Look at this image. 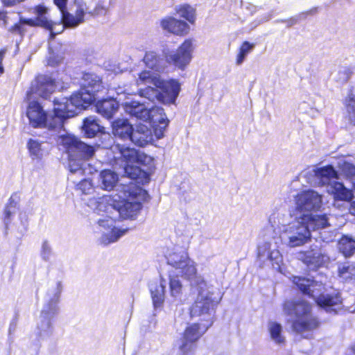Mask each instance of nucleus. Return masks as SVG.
Listing matches in <instances>:
<instances>
[{"label":"nucleus","instance_id":"nucleus-3","mask_svg":"<svg viewBox=\"0 0 355 355\" xmlns=\"http://www.w3.org/2000/svg\"><path fill=\"white\" fill-rule=\"evenodd\" d=\"M148 116L153 128L139 123L133 130L130 141L136 146L144 147L154 140V135L161 138L168 125V120L161 107H153L148 111Z\"/></svg>","mask_w":355,"mask_h":355},{"label":"nucleus","instance_id":"nucleus-33","mask_svg":"<svg viewBox=\"0 0 355 355\" xmlns=\"http://www.w3.org/2000/svg\"><path fill=\"white\" fill-rule=\"evenodd\" d=\"M169 291L171 296L174 297H180L182 293V284L178 275L169 277Z\"/></svg>","mask_w":355,"mask_h":355},{"label":"nucleus","instance_id":"nucleus-28","mask_svg":"<svg viewBox=\"0 0 355 355\" xmlns=\"http://www.w3.org/2000/svg\"><path fill=\"white\" fill-rule=\"evenodd\" d=\"M338 248L344 257H351L355 253V239L347 235H343L338 240Z\"/></svg>","mask_w":355,"mask_h":355},{"label":"nucleus","instance_id":"nucleus-30","mask_svg":"<svg viewBox=\"0 0 355 355\" xmlns=\"http://www.w3.org/2000/svg\"><path fill=\"white\" fill-rule=\"evenodd\" d=\"M175 13L188 22L193 24L196 21V9L191 5L184 3L179 5L175 9Z\"/></svg>","mask_w":355,"mask_h":355},{"label":"nucleus","instance_id":"nucleus-25","mask_svg":"<svg viewBox=\"0 0 355 355\" xmlns=\"http://www.w3.org/2000/svg\"><path fill=\"white\" fill-rule=\"evenodd\" d=\"M82 78L83 80V87L96 92H99L103 88L102 78L96 73L85 72L83 74Z\"/></svg>","mask_w":355,"mask_h":355},{"label":"nucleus","instance_id":"nucleus-13","mask_svg":"<svg viewBox=\"0 0 355 355\" xmlns=\"http://www.w3.org/2000/svg\"><path fill=\"white\" fill-rule=\"evenodd\" d=\"M31 10L32 13L35 15V17L34 19L28 18V20L26 21L28 24V26L42 27L52 33L54 26L57 23L47 18L48 8L43 4H38L33 7Z\"/></svg>","mask_w":355,"mask_h":355},{"label":"nucleus","instance_id":"nucleus-44","mask_svg":"<svg viewBox=\"0 0 355 355\" xmlns=\"http://www.w3.org/2000/svg\"><path fill=\"white\" fill-rule=\"evenodd\" d=\"M153 79V78L150 71L143 70L139 73L137 82V84H145L148 82H150V80Z\"/></svg>","mask_w":355,"mask_h":355},{"label":"nucleus","instance_id":"nucleus-27","mask_svg":"<svg viewBox=\"0 0 355 355\" xmlns=\"http://www.w3.org/2000/svg\"><path fill=\"white\" fill-rule=\"evenodd\" d=\"M331 187L335 200L349 202L354 197L352 191L346 188L342 182H334Z\"/></svg>","mask_w":355,"mask_h":355},{"label":"nucleus","instance_id":"nucleus-18","mask_svg":"<svg viewBox=\"0 0 355 355\" xmlns=\"http://www.w3.org/2000/svg\"><path fill=\"white\" fill-rule=\"evenodd\" d=\"M134 128L128 119H116L112 123V132L114 137L126 141L130 140Z\"/></svg>","mask_w":355,"mask_h":355},{"label":"nucleus","instance_id":"nucleus-41","mask_svg":"<svg viewBox=\"0 0 355 355\" xmlns=\"http://www.w3.org/2000/svg\"><path fill=\"white\" fill-rule=\"evenodd\" d=\"M339 169L347 178L355 177V166L349 162H343L339 165Z\"/></svg>","mask_w":355,"mask_h":355},{"label":"nucleus","instance_id":"nucleus-50","mask_svg":"<svg viewBox=\"0 0 355 355\" xmlns=\"http://www.w3.org/2000/svg\"><path fill=\"white\" fill-rule=\"evenodd\" d=\"M352 73V71L349 68H345L344 70L340 72V73L345 76V81L346 82L350 78Z\"/></svg>","mask_w":355,"mask_h":355},{"label":"nucleus","instance_id":"nucleus-2","mask_svg":"<svg viewBox=\"0 0 355 355\" xmlns=\"http://www.w3.org/2000/svg\"><path fill=\"white\" fill-rule=\"evenodd\" d=\"M283 309L287 315H293L291 328L297 334L313 332L318 329L321 322L313 313L311 303L304 300H286L283 304Z\"/></svg>","mask_w":355,"mask_h":355},{"label":"nucleus","instance_id":"nucleus-39","mask_svg":"<svg viewBox=\"0 0 355 355\" xmlns=\"http://www.w3.org/2000/svg\"><path fill=\"white\" fill-rule=\"evenodd\" d=\"M27 148L31 155L39 157L42 151V143L37 140L29 139L27 141Z\"/></svg>","mask_w":355,"mask_h":355},{"label":"nucleus","instance_id":"nucleus-17","mask_svg":"<svg viewBox=\"0 0 355 355\" xmlns=\"http://www.w3.org/2000/svg\"><path fill=\"white\" fill-rule=\"evenodd\" d=\"M97 92L81 86L77 92L71 96V103L77 107H87L96 101Z\"/></svg>","mask_w":355,"mask_h":355},{"label":"nucleus","instance_id":"nucleus-26","mask_svg":"<svg viewBox=\"0 0 355 355\" xmlns=\"http://www.w3.org/2000/svg\"><path fill=\"white\" fill-rule=\"evenodd\" d=\"M101 187L104 190L111 191L116 186L119 178L116 173L110 169H104L100 173Z\"/></svg>","mask_w":355,"mask_h":355},{"label":"nucleus","instance_id":"nucleus-52","mask_svg":"<svg viewBox=\"0 0 355 355\" xmlns=\"http://www.w3.org/2000/svg\"><path fill=\"white\" fill-rule=\"evenodd\" d=\"M7 14L6 11L0 10V20L6 21L8 18Z\"/></svg>","mask_w":355,"mask_h":355},{"label":"nucleus","instance_id":"nucleus-35","mask_svg":"<svg viewBox=\"0 0 355 355\" xmlns=\"http://www.w3.org/2000/svg\"><path fill=\"white\" fill-rule=\"evenodd\" d=\"M143 61L146 66L150 69L157 70L159 68V57L153 51L146 52L144 56Z\"/></svg>","mask_w":355,"mask_h":355},{"label":"nucleus","instance_id":"nucleus-54","mask_svg":"<svg viewBox=\"0 0 355 355\" xmlns=\"http://www.w3.org/2000/svg\"><path fill=\"white\" fill-rule=\"evenodd\" d=\"M4 72V69L3 66V62H0V76L2 75Z\"/></svg>","mask_w":355,"mask_h":355},{"label":"nucleus","instance_id":"nucleus-49","mask_svg":"<svg viewBox=\"0 0 355 355\" xmlns=\"http://www.w3.org/2000/svg\"><path fill=\"white\" fill-rule=\"evenodd\" d=\"M102 10H105V8L102 5H97L92 11H89L88 14L94 15L98 14Z\"/></svg>","mask_w":355,"mask_h":355},{"label":"nucleus","instance_id":"nucleus-32","mask_svg":"<svg viewBox=\"0 0 355 355\" xmlns=\"http://www.w3.org/2000/svg\"><path fill=\"white\" fill-rule=\"evenodd\" d=\"M316 176L322 182H327L331 179H338L339 175L332 165H327L317 169Z\"/></svg>","mask_w":355,"mask_h":355},{"label":"nucleus","instance_id":"nucleus-1","mask_svg":"<svg viewBox=\"0 0 355 355\" xmlns=\"http://www.w3.org/2000/svg\"><path fill=\"white\" fill-rule=\"evenodd\" d=\"M216 303L209 295H199L189 309L191 318L207 315V318L201 319L199 322L188 324L184 329L180 338L178 346L181 355H193L198 347L201 338L212 325L213 320L209 313L214 309Z\"/></svg>","mask_w":355,"mask_h":355},{"label":"nucleus","instance_id":"nucleus-6","mask_svg":"<svg viewBox=\"0 0 355 355\" xmlns=\"http://www.w3.org/2000/svg\"><path fill=\"white\" fill-rule=\"evenodd\" d=\"M193 49V40L186 39L175 51L165 55L166 62L174 67L184 71L192 60Z\"/></svg>","mask_w":355,"mask_h":355},{"label":"nucleus","instance_id":"nucleus-12","mask_svg":"<svg viewBox=\"0 0 355 355\" xmlns=\"http://www.w3.org/2000/svg\"><path fill=\"white\" fill-rule=\"evenodd\" d=\"M110 149L114 153L117 152L119 153L117 157H114L115 160L121 159L127 163L137 162L143 164L148 158L147 155L144 153L130 147H125L119 144H112Z\"/></svg>","mask_w":355,"mask_h":355},{"label":"nucleus","instance_id":"nucleus-29","mask_svg":"<svg viewBox=\"0 0 355 355\" xmlns=\"http://www.w3.org/2000/svg\"><path fill=\"white\" fill-rule=\"evenodd\" d=\"M83 129L87 137L93 138L101 131V127L94 116H89L83 120Z\"/></svg>","mask_w":355,"mask_h":355},{"label":"nucleus","instance_id":"nucleus-24","mask_svg":"<svg viewBox=\"0 0 355 355\" xmlns=\"http://www.w3.org/2000/svg\"><path fill=\"white\" fill-rule=\"evenodd\" d=\"M338 276L345 282L355 281V262H344L338 266Z\"/></svg>","mask_w":355,"mask_h":355},{"label":"nucleus","instance_id":"nucleus-14","mask_svg":"<svg viewBox=\"0 0 355 355\" xmlns=\"http://www.w3.org/2000/svg\"><path fill=\"white\" fill-rule=\"evenodd\" d=\"M162 28L174 35L184 37L190 31L188 23L184 20L176 19L172 16H167L160 20Z\"/></svg>","mask_w":355,"mask_h":355},{"label":"nucleus","instance_id":"nucleus-10","mask_svg":"<svg viewBox=\"0 0 355 355\" xmlns=\"http://www.w3.org/2000/svg\"><path fill=\"white\" fill-rule=\"evenodd\" d=\"M296 208L302 211H315L322 205V196L313 190L303 191L295 196Z\"/></svg>","mask_w":355,"mask_h":355},{"label":"nucleus","instance_id":"nucleus-46","mask_svg":"<svg viewBox=\"0 0 355 355\" xmlns=\"http://www.w3.org/2000/svg\"><path fill=\"white\" fill-rule=\"evenodd\" d=\"M308 239H309V237H306L303 235L300 237L293 236L290 237L289 241L291 243L293 244V245H301L305 243L307 241Z\"/></svg>","mask_w":355,"mask_h":355},{"label":"nucleus","instance_id":"nucleus-5","mask_svg":"<svg viewBox=\"0 0 355 355\" xmlns=\"http://www.w3.org/2000/svg\"><path fill=\"white\" fill-rule=\"evenodd\" d=\"M167 264L179 270L182 278L192 281L198 277L196 263L188 254L173 252L169 253L166 258Z\"/></svg>","mask_w":355,"mask_h":355},{"label":"nucleus","instance_id":"nucleus-43","mask_svg":"<svg viewBox=\"0 0 355 355\" xmlns=\"http://www.w3.org/2000/svg\"><path fill=\"white\" fill-rule=\"evenodd\" d=\"M128 196L132 198L141 197V199L144 200H146L149 197L147 191L140 187H137L135 191H130Z\"/></svg>","mask_w":355,"mask_h":355},{"label":"nucleus","instance_id":"nucleus-8","mask_svg":"<svg viewBox=\"0 0 355 355\" xmlns=\"http://www.w3.org/2000/svg\"><path fill=\"white\" fill-rule=\"evenodd\" d=\"M62 145L69 157L78 159H89L95 153L92 146L87 145L73 136H64L62 137Z\"/></svg>","mask_w":355,"mask_h":355},{"label":"nucleus","instance_id":"nucleus-36","mask_svg":"<svg viewBox=\"0 0 355 355\" xmlns=\"http://www.w3.org/2000/svg\"><path fill=\"white\" fill-rule=\"evenodd\" d=\"M61 12V21L64 28H73L78 26L80 22L78 19L69 13L67 9L60 11Z\"/></svg>","mask_w":355,"mask_h":355},{"label":"nucleus","instance_id":"nucleus-4","mask_svg":"<svg viewBox=\"0 0 355 355\" xmlns=\"http://www.w3.org/2000/svg\"><path fill=\"white\" fill-rule=\"evenodd\" d=\"M154 85L158 89L148 87L146 92L155 94L157 100L166 105L174 104L181 91V85L177 79L171 78L168 80L157 79Z\"/></svg>","mask_w":355,"mask_h":355},{"label":"nucleus","instance_id":"nucleus-34","mask_svg":"<svg viewBox=\"0 0 355 355\" xmlns=\"http://www.w3.org/2000/svg\"><path fill=\"white\" fill-rule=\"evenodd\" d=\"M254 44L248 41H244L239 49V53L236 55V63L240 65L244 61L246 55L254 49Z\"/></svg>","mask_w":355,"mask_h":355},{"label":"nucleus","instance_id":"nucleus-38","mask_svg":"<svg viewBox=\"0 0 355 355\" xmlns=\"http://www.w3.org/2000/svg\"><path fill=\"white\" fill-rule=\"evenodd\" d=\"M271 338L278 344L284 343V338L282 336V327L279 323L272 322L269 327Z\"/></svg>","mask_w":355,"mask_h":355},{"label":"nucleus","instance_id":"nucleus-45","mask_svg":"<svg viewBox=\"0 0 355 355\" xmlns=\"http://www.w3.org/2000/svg\"><path fill=\"white\" fill-rule=\"evenodd\" d=\"M143 110V105L137 103V105L133 106L132 105H127V111L132 116L140 118L141 114H139Z\"/></svg>","mask_w":355,"mask_h":355},{"label":"nucleus","instance_id":"nucleus-19","mask_svg":"<svg viewBox=\"0 0 355 355\" xmlns=\"http://www.w3.org/2000/svg\"><path fill=\"white\" fill-rule=\"evenodd\" d=\"M301 219L306 228H311L312 230L323 229L329 226V219L326 214H303Z\"/></svg>","mask_w":355,"mask_h":355},{"label":"nucleus","instance_id":"nucleus-20","mask_svg":"<svg viewBox=\"0 0 355 355\" xmlns=\"http://www.w3.org/2000/svg\"><path fill=\"white\" fill-rule=\"evenodd\" d=\"M96 108L98 113L109 119L113 117L119 109V103L113 98H105L97 101Z\"/></svg>","mask_w":355,"mask_h":355},{"label":"nucleus","instance_id":"nucleus-9","mask_svg":"<svg viewBox=\"0 0 355 355\" xmlns=\"http://www.w3.org/2000/svg\"><path fill=\"white\" fill-rule=\"evenodd\" d=\"M56 87V81L54 78L46 74H40L35 77L34 83L27 91L26 97L31 99L32 94H37L41 98L48 99Z\"/></svg>","mask_w":355,"mask_h":355},{"label":"nucleus","instance_id":"nucleus-37","mask_svg":"<svg viewBox=\"0 0 355 355\" xmlns=\"http://www.w3.org/2000/svg\"><path fill=\"white\" fill-rule=\"evenodd\" d=\"M26 20H28V18L20 17L17 23L9 28V31L11 33L24 36L27 31L26 26H28V24L26 21Z\"/></svg>","mask_w":355,"mask_h":355},{"label":"nucleus","instance_id":"nucleus-21","mask_svg":"<svg viewBox=\"0 0 355 355\" xmlns=\"http://www.w3.org/2000/svg\"><path fill=\"white\" fill-rule=\"evenodd\" d=\"M124 173L138 184H145L150 180L149 173L134 165L127 164L124 167Z\"/></svg>","mask_w":355,"mask_h":355},{"label":"nucleus","instance_id":"nucleus-31","mask_svg":"<svg viewBox=\"0 0 355 355\" xmlns=\"http://www.w3.org/2000/svg\"><path fill=\"white\" fill-rule=\"evenodd\" d=\"M150 293L154 306H162L164 301L165 286L162 284H155L150 288Z\"/></svg>","mask_w":355,"mask_h":355},{"label":"nucleus","instance_id":"nucleus-11","mask_svg":"<svg viewBox=\"0 0 355 355\" xmlns=\"http://www.w3.org/2000/svg\"><path fill=\"white\" fill-rule=\"evenodd\" d=\"M69 103L71 100L67 97L55 98L53 100L51 125L55 127L56 130L62 129L65 120L69 117Z\"/></svg>","mask_w":355,"mask_h":355},{"label":"nucleus","instance_id":"nucleus-22","mask_svg":"<svg viewBox=\"0 0 355 355\" xmlns=\"http://www.w3.org/2000/svg\"><path fill=\"white\" fill-rule=\"evenodd\" d=\"M292 282L303 295L310 298L315 297L313 291L311 290V287L317 284L315 280L304 277L294 276L292 278Z\"/></svg>","mask_w":355,"mask_h":355},{"label":"nucleus","instance_id":"nucleus-57","mask_svg":"<svg viewBox=\"0 0 355 355\" xmlns=\"http://www.w3.org/2000/svg\"><path fill=\"white\" fill-rule=\"evenodd\" d=\"M352 352L355 355V343L351 347Z\"/></svg>","mask_w":355,"mask_h":355},{"label":"nucleus","instance_id":"nucleus-47","mask_svg":"<svg viewBox=\"0 0 355 355\" xmlns=\"http://www.w3.org/2000/svg\"><path fill=\"white\" fill-rule=\"evenodd\" d=\"M127 232V230H117L112 231V236L109 239V243H113L117 241V239L123 235Z\"/></svg>","mask_w":355,"mask_h":355},{"label":"nucleus","instance_id":"nucleus-51","mask_svg":"<svg viewBox=\"0 0 355 355\" xmlns=\"http://www.w3.org/2000/svg\"><path fill=\"white\" fill-rule=\"evenodd\" d=\"M7 51L6 48H2L0 49V62H3V60L4 59L5 54Z\"/></svg>","mask_w":355,"mask_h":355},{"label":"nucleus","instance_id":"nucleus-58","mask_svg":"<svg viewBox=\"0 0 355 355\" xmlns=\"http://www.w3.org/2000/svg\"><path fill=\"white\" fill-rule=\"evenodd\" d=\"M354 188L355 189V183L354 184Z\"/></svg>","mask_w":355,"mask_h":355},{"label":"nucleus","instance_id":"nucleus-7","mask_svg":"<svg viewBox=\"0 0 355 355\" xmlns=\"http://www.w3.org/2000/svg\"><path fill=\"white\" fill-rule=\"evenodd\" d=\"M26 114L29 125L33 128L56 130L55 127H53L51 125L52 116L44 110L43 106L37 101H32L28 103Z\"/></svg>","mask_w":355,"mask_h":355},{"label":"nucleus","instance_id":"nucleus-42","mask_svg":"<svg viewBox=\"0 0 355 355\" xmlns=\"http://www.w3.org/2000/svg\"><path fill=\"white\" fill-rule=\"evenodd\" d=\"M301 260L306 266H310L316 264L318 262V257L314 252H304L302 253Z\"/></svg>","mask_w":355,"mask_h":355},{"label":"nucleus","instance_id":"nucleus-48","mask_svg":"<svg viewBox=\"0 0 355 355\" xmlns=\"http://www.w3.org/2000/svg\"><path fill=\"white\" fill-rule=\"evenodd\" d=\"M67 1L68 0H53V2L60 11H62L67 9Z\"/></svg>","mask_w":355,"mask_h":355},{"label":"nucleus","instance_id":"nucleus-56","mask_svg":"<svg viewBox=\"0 0 355 355\" xmlns=\"http://www.w3.org/2000/svg\"><path fill=\"white\" fill-rule=\"evenodd\" d=\"M10 215H11V212L10 211V210H6V211H5L6 218H9Z\"/></svg>","mask_w":355,"mask_h":355},{"label":"nucleus","instance_id":"nucleus-23","mask_svg":"<svg viewBox=\"0 0 355 355\" xmlns=\"http://www.w3.org/2000/svg\"><path fill=\"white\" fill-rule=\"evenodd\" d=\"M353 90V87L349 89L343 103L346 109L345 119L350 125L355 126V94Z\"/></svg>","mask_w":355,"mask_h":355},{"label":"nucleus","instance_id":"nucleus-16","mask_svg":"<svg viewBox=\"0 0 355 355\" xmlns=\"http://www.w3.org/2000/svg\"><path fill=\"white\" fill-rule=\"evenodd\" d=\"M318 307L329 313H337L336 308L343 304V298L338 292L331 293H320L313 298Z\"/></svg>","mask_w":355,"mask_h":355},{"label":"nucleus","instance_id":"nucleus-40","mask_svg":"<svg viewBox=\"0 0 355 355\" xmlns=\"http://www.w3.org/2000/svg\"><path fill=\"white\" fill-rule=\"evenodd\" d=\"M76 10L75 11V17L81 23L84 21V17L85 13H88V6L86 2L83 1L76 2Z\"/></svg>","mask_w":355,"mask_h":355},{"label":"nucleus","instance_id":"nucleus-15","mask_svg":"<svg viewBox=\"0 0 355 355\" xmlns=\"http://www.w3.org/2000/svg\"><path fill=\"white\" fill-rule=\"evenodd\" d=\"M112 206L119 212V218L122 220L135 219L142 208L141 202H130L125 199L114 201Z\"/></svg>","mask_w":355,"mask_h":355},{"label":"nucleus","instance_id":"nucleus-55","mask_svg":"<svg viewBox=\"0 0 355 355\" xmlns=\"http://www.w3.org/2000/svg\"><path fill=\"white\" fill-rule=\"evenodd\" d=\"M197 284H203V285H205L206 284V282L203 279H200V280H198L197 282H196Z\"/></svg>","mask_w":355,"mask_h":355},{"label":"nucleus","instance_id":"nucleus-53","mask_svg":"<svg viewBox=\"0 0 355 355\" xmlns=\"http://www.w3.org/2000/svg\"><path fill=\"white\" fill-rule=\"evenodd\" d=\"M350 209L353 215L355 216V201L352 202L350 206Z\"/></svg>","mask_w":355,"mask_h":355}]
</instances>
